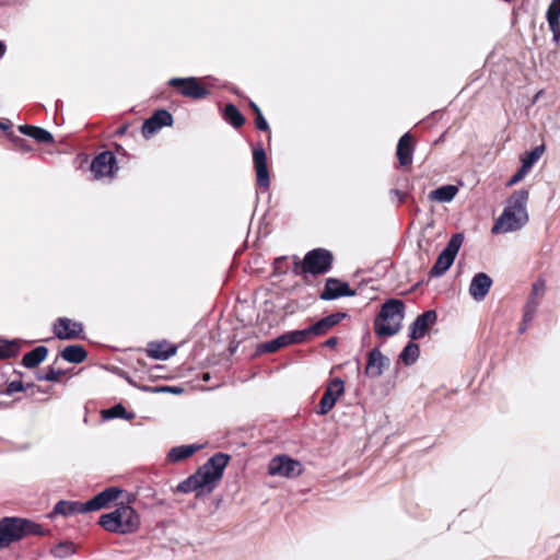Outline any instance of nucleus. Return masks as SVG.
Segmentation results:
<instances>
[{
    "label": "nucleus",
    "instance_id": "obj_1",
    "mask_svg": "<svg viewBox=\"0 0 560 560\" xmlns=\"http://www.w3.org/2000/svg\"><path fill=\"white\" fill-rule=\"evenodd\" d=\"M229 460L228 454H214L194 475L179 482L177 491L182 493L196 492L197 495L212 492L221 480Z\"/></svg>",
    "mask_w": 560,
    "mask_h": 560
},
{
    "label": "nucleus",
    "instance_id": "obj_2",
    "mask_svg": "<svg viewBox=\"0 0 560 560\" xmlns=\"http://www.w3.org/2000/svg\"><path fill=\"white\" fill-rule=\"evenodd\" d=\"M529 194L526 189L514 191L506 201V205L495 220L492 234H505L521 230L528 222L527 201Z\"/></svg>",
    "mask_w": 560,
    "mask_h": 560
},
{
    "label": "nucleus",
    "instance_id": "obj_3",
    "mask_svg": "<svg viewBox=\"0 0 560 560\" xmlns=\"http://www.w3.org/2000/svg\"><path fill=\"white\" fill-rule=\"evenodd\" d=\"M122 490L118 487H108L86 502L61 500L56 503L49 516H72L77 514H84L92 511H98L103 508L108 506L110 502L117 500Z\"/></svg>",
    "mask_w": 560,
    "mask_h": 560
},
{
    "label": "nucleus",
    "instance_id": "obj_4",
    "mask_svg": "<svg viewBox=\"0 0 560 560\" xmlns=\"http://www.w3.org/2000/svg\"><path fill=\"white\" fill-rule=\"evenodd\" d=\"M98 525L109 533L133 534L140 528L141 517L131 505L119 503L114 511L100 516Z\"/></svg>",
    "mask_w": 560,
    "mask_h": 560
},
{
    "label": "nucleus",
    "instance_id": "obj_5",
    "mask_svg": "<svg viewBox=\"0 0 560 560\" xmlns=\"http://www.w3.org/2000/svg\"><path fill=\"white\" fill-rule=\"evenodd\" d=\"M405 308V303L401 300H386L374 319L375 335L382 338L396 335L401 328Z\"/></svg>",
    "mask_w": 560,
    "mask_h": 560
},
{
    "label": "nucleus",
    "instance_id": "obj_6",
    "mask_svg": "<svg viewBox=\"0 0 560 560\" xmlns=\"http://www.w3.org/2000/svg\"><path fill=\"white\" fill-rule=\"evenodd\" d=\"M43 527L28 520L18 517H4L0 521L1 548L8 547L13 541L27 535H43Z\"/></svg>",
    "mask_w": 560,
    "mask_h": 560
},
{
    "label": "nucleus",
    "instance_id": "obj_7",
    "mask_svg": "<svg viewBox=\"0 0 560 560\" xmlns=\"http://www.w3.org/2000/svg\"><path fill=\"white\" fill-rule=\"evenodd\" d=\"M332 264V254L324 248L310 250L302 262L298 259L294 261V272L320 275L329 271Z\"/></svg>",
    "mask_w": 560,
    "mask_h": 560
},
{
    "label": "nucleus",
    "instance_id": "obj_8",
    "mask_svg": "<svg viewBox=\"0 0 560 560\" xmlns=\"http://www.w3.org/2000/svg\"><path fill=\"white\" fill-rule=\"evenodd\" d=\"M464 236L460 233L454 234L448 241L446 247L438 256L436 261L430 270L432 277H441L453 265L456 255L463 244Z\"/></svg>",
    "mask_w": 560,
    "mask_h": 560
},
{
    "label": "nucleus",
    "instance_id": "obj_9",
    "mask_svg": "<svg viewBox=\"0 0 560 560\" xmlns=\"http://www.w3.org/2000/svg\"><path fill=\"white\" fill-rule=\"evenodd\" d=\"M302 471V464L287 455H279L273 457L268 466V472L271 476L294 478L300 476Z\"/></svg>",
    "mask_w": 560,
    "mask_h": 560
},
{
    "label": "nucleus",
    "instance_id": "obj_10",
    "mask_svg": "<svg viewBox=\"0 0 560 560\" xmlns=\"http://www.w3.org/2000/svg\"><path fill=\"white\" fill-rule=\"evenodd\" d=\"M345 393V383L341 378H332L326 386L324 395L319 401L317 413L327 415L336 405L339 397Z\"/></svg>",
    "mask_w": 560,
    "mask_h": 560
},
{
    "label": "nucleus",
    "instance_id": "obj_11",
    "mask_svg": "<svg viewBox=\"0 0 560 560\" xmlns=\"http://www.w3.org/2000/svg\"><path fill=\"white\" fill-rule=\"evenodd\" d=\"M173 88H177L184 96L195 100L203 98L209 93L207 89L196 78H173L168 81Z\"/></svg>",
    "mask_w": 560,
    "mask_h": 560
},
{
    "label": "nucleus",
    "instance_id": "obj_12",
    "mask_svg": "<svg viewBox=\"0 0 560 560\" xmlns=\"http://www.w3.org/2000/svg\"><path fill=\"white\" fill-rule=\"evenodd\" d=\"M253 163L258 186L268 189L270 186V177L267 167V155L260 144L253 149Z\"/></svg>",
    "mask_w": 560,
    "mask_h": 560
},
{
    "label": "nucleus",
    "instance_id": "obj_13",
    "mask_svg": "<svg viewBox=\"0 0 560 560\" xmlns=\"http://www.w3.org/2000/svg\"><path fill=\"white\" fill-rule=\"evenodd\" d=\"M115 170H117L116 158L109 151L97 154L91 163V172L95 178L112 176Z\"/></svg>",
    "mask_w": 560,
    "mask_h": 560
},
{
    "label": "nucleus",
    "instance_id": "obj_14",
    "mask_svg": "<svg viewBox=\"0 0 560 560\" xmlns=\"http://www.w3.org/2000/svg\"><path fill=\"white\" fill-rule=\"evenodd\" d=\"M54 334L58 339L70 340L81 336L83 326L81 323L73 322L67 317H60L54 324Z\"/></svg>",
    "mask_w": 560,
    "mask_h": 560
},
{
    "label": "nucleus",
    "instance_id": "obj_15",
    "mask_svg": "<svg viewBox=\"0 0 560 560\" xmlns=\"http://www.w3.org/2000/svg\"><path fill=\"white\" fill-rule=\"evenodd\" d=\"M546 293V282L542 279L537 280L532 288L530 295L524 310V322L530 323L536 315L541 299Z\"/></svg>",
    "mask_w": 560,
    "mask_h": 560
},
{
    "label": "nucleus",
    "instance_id": "obj_16",
    "mask_svg": "<svg viewBox=\"0 0 560 560\" xmlns=\"http://www.w3.org/2000/svg\"><path fill=\"white\" fill-rule=\"evenodd\" d=\"M435 311H427L420 314L409 327V337L412 340L421 339L425 336L429 328L436 322Z\"/></svg>",
    "mask_w": 560,
    "mask_h": 560
},
{
    "label": "nucleus",
    "instance_id": "obj_17",
    "mask_svg": "<svg viewBox=\"0 0 560 560\" xmlns=\"http://www.w3.org/2000/svg\"><path fill=\"white\" fill-rule=\"evenodd\" d=\"M352 295H354V291L350 289V285L347 282L329 278L325 283L323 292L320 293V299L325 301H331L340 296Z\"/></svg>",
    "mask_w": 560,
    "mask_h": 560
},
{
    "label": "nucleus",
    "instance_id": "obj_18",
    "mask_svg": "<svg viewBox=\"0 0 560 560\" xmlns=\"http://www.w3.org/2000/svg\"><path fill=\"white\" fill-rule=\"evenodd\" d=\"M388 359L383 355L378 348H373L368 353V362L365 366V375L372 378L381 376L384 370L388 366Z\"/></svg>",
    "mask_w": 560,
    "mask_h": 560
},
{
    "label": "nucleus",
    "instance_id": "obj_19",
    "mask_svg": "<svg viewBox=\"0 0 560 560\" xmlns=\"http://www.w3.org/2000/svg\"><path fill=\"white\" fill-rule=\"evenodd\" d=\"M491 285L492 279L485 272H478L471 279L469 294L475 301L480 302L487 296Z\"/></svg>",
    "mask_w": 560,
    "mask_h": 560
},
{
    "label": "nucleus",
    "instance_id": "obj_20",
    "mask_svg": "<svg viewBox=\"0 0 560 560\" xmlns=\"http://www.w3.org/2000/svg\"><path fill=\"white\" fill-rule=\"evenodd\" d=\"M346 313H334L328 316H325L317 320L315 324L308 326V331L312 332L313 336H322L329 331L334 326L339 324L345 317Z\"/></svg>",
    "mask_w": 560,
    "mask_h": 560
},
{
    "label": "nucleus",
    "instance_id": "obj_21",
    "mask_svg": "<svg viewBox=\"0 0 560 560\" xmlns=\"http://www.w3.org/2000/svg\"><path fill=\"white\" fill-rule=\"evenodd\" d=\"M396 154L401 166H408L412 163L413 145L412 137L409 132L400 137Z\"/></svg>",
    "mask_w": 560,
    "mask_h": 560
},
{
    "label": "nucleus",
    "instance_id": "obj_22",
    "mask_svg": "<svg viewBox=\"0 0 560 560\" xmlns=\"http://www.w3.org/2000/svg\"><path fill=\"white\" fill-rule=\"evenodd\" d=\"M175 352L176 348L167 342H151L148 348L149 357L156 360H166Z\"/></svg>",
    "mask_w": 560,
    "mask_h": 560
},
{
    "label": "nucleus",
    "instance_id": "obj_23",
    "mask_svg": "<svg viewBox=\"0 0 560 560\" xmlns=\"http://www.w3.org/2000/svg\"><path fill=\"white\" fill-rule=\"evenodd\" d=\"M19 130L21 133L28 136L40 143H49L54 140L52 135L40 127L23 125L19 127Z\"/></svg>",
    "mask_w": 560,
    "mask_h": 560
},
{
    "label": "nucleus",
    "instance_id": "obj_24",
    "mask_svg": "<svg viewBox=\"0 0 560 560\" xmlns=\"http://www.w3.org/2000/svg\"><path fill=\"white\" fill-rule=\"evenodd\" d=\"M458 192V188L454 185H443L434 190H431L429 198L436 202H451Z\"/></svg>",
    "mask_w": 560,
    "mask_h": 560
},
{
    "label": "nucleus",
    "instance_id": "obj_25",
    "mask_svg": "<svg viewBox=\"0 0 560 560\" xmlns=\"http://www.w3.org/2000/svg\"><path fill=\"white\" fill-rule=\"evenodd\" d=\"M48 349L44 346H38L32 351L24 354L22 363L25 368L32 369L40 364L47 357Z\"/></svg>",
    "mask_w": 560,
    "mask_h": 560
},
{
    "label": "nucleus",
    "instance_id": "obj_26",
    "mask_svg": "<svg viewBox=\"0 0 560 560\" xmlns=\"http://www.w3.org/2000/svg\"><path fill=\"white\" fill-rule=\"evenodd\" d=\"M86 351L82 346L71 345L61 351V357L70 363H81L86 359Z\"/></svg>",
    "mask_w": 560,
    "mask_h": 560
},
{
    "label": "nucleus",
    "instance_id": "obj_27",
    "mask_svg": "<svg viewBox=\"0 0 560 560\" xmlns=\"http://www.w3.org/2000/svg\"><path fill=\"white\" fill-rule=\"evenodd\" d=\"M198 448L199 446L197 445H180L173 447L167 454V459L171 463H178L190 457Z\"/></svg>",
    "mask_w": 560,
    "mask_h": 560
},
{
    "label": "nucleus",
    "instance_id": "obj_28",
    "mask_svg": "<svg viewBox=\"0 0 560 560\" xmlns=\"http://www.w3.org/2000/svg\"><path fill=\"white\" fill-rule=\"evenodd\" d=\"M224 118L235 128H240L244 125L245 118L233 104H228L224 108Z\"/></svg>",
    "mask_w": 560,
    "mask_h": 560
},
{
    "label": "nucleus",
    "instance_id": "obj_29",
    "mask_svg": "<svg viewBox=\"0 0 560 560\" xmlns=\"http://www.w3.org/2000/svg\"><path fill=\"white\" fill-rule=\"evenodd\" d=\"M420 354V348L415 342H409L401 351L399 358L406 365L413 364Z\"/></svg>",
    "mask_w": 560,
    "mask_h": 560
},
{
    "label": "nucleus",
    "instance_id": "obj_30",
    "mask_svg": "<svg viewBox=\"0 0 560 560\" xmlns=\"http://www.w3.org/2000/svg\"><path fill=\"white\" fill-rule=\"evenodd\" d=\"M545 147L538 145L535 149H533L530 152L526 153L525 155L521 156L522 165L530 171L532 167L538 162V160L544 154Z\"/></svg>",
    "mask_w": 560,
    "mask_h": 560
},
{
    "label": "nucleus",
    "instance_id": "obj_31",
    "mask_svg": "<svg viewBox=\"0 0 560 560\" xmlns=\"http://www.w3.org/2000/svg\"><path fill=\"white\" fill-rule=\"evenodd\" d=\"M20 351V346L15 340L9 341L0 339V360L15 357Z\"/></svg>",
    "mask_w": 560,
    "mask_h": 560
},
{
    "label": "nucleus",
    "instance_id": "obj_32",
    "mask_svg": "<svg viewBox=\"0 0 560 560\" xmlns=\"http://www.w3.org/2000/svg\"><path fill=\"white\" fill-rule=\"evenodd\" d=\"M546 20L550 30L557 27L558 20H560V0H551L546 12Z\"/></svg>",
    "mask_w": 560,
    "mask_h": 560
},
{
    "label": "nucleus",
    "instance_id": "obj_33",
    "mask_svg": "<svg viewBox=\"0 0 560 560\" xmlns=\"http://www.w3.org/2000/svg\"><path fill=\"white\" fill-rule=\"evenodd\" d=\"M103 417L106 419L121 418L126 420L132 419V415L126 410V408L118 404L114 407L103 411Z\"/></svg>",
    "mask_w": 560,
    "mask_h": 560
},
{
    "label": "nucleus",
    "instance_id": "obj_34",
    "mask_svg": "<svg viewBox=\"0 0 560 560\" xmlns=\"http://www.w3.org/2000/svg\"><path fill=\"white\" fill-rule=\"evenodd\" d=\"M75 552V546L71 541H62L51 549V553L57 558H65Z\"/></svg>",
    "mask_w": 560,
    "mask_h": 560
},
{
    "label": "nucleus",
    "instance_id": "obj_35",
    "mask_svg": "<svg viewBox=\"0 0 560 560\" xmlns=\"http://www.w3.org/2000/svg\"><path fill=\"white\" fill-rule=\"evenodd\" d=\"M152 121L158 125V127L163 128L166 126H171L173 124V117L170 112L165 109L156 110L151 117Z\"/></svg>",
    "mask_w": 560,
    "mask_h": 560
},
{
    "label": "nucleus",
    "instance_id": "obj_36",
    "mask_svg": "<svg viewBox=\"0 0 560 560\" xmlns=\"http://www.w3.org/2000/svg\"><path fill=\"white\" fill-rule=\"evenodd\" d=\"M293 345L304 342L310 336H313L311 331H308V327L301 330L289 331Z\"/></svg>",
    "mask_w": 560,
    "mask_h": 560
},
{
    "label": "nucleus",
    "instance_id": "obj_37",
    "mask_svg": "<svg viewBox=\"0 0 560 560\" xmlns=\"http://www.w3.org/2000/svg\"><path fill=\"white\" fill-rule=\"evenodd\" d=\"M24 389H25V387H24L23 382L12 381L8 384L5 389H0V394L10 396V395H13L14 393H19Z\"/></svg>",
    "mask_w": 560,
    "mask_h": 560
},
{
    "label": "nucleus",
    "instance_id": "obj_38",
    "mask_svg": "<svg viewBox=\"0 0 560 560\" xmlns=\"http://www.w3.org/2000/svg\"><path fill=\"white\" fill-rule=\"evenodd\" d=\"M161 128L155 125L152 119L148 118L142 125V136L147 139L151 138Z\"/></svg>",
    "mask_w": 560,
    "mask_h": 560
},
{
    "label": "nucleus",
    "instance_id": "obj_39",
    "mask_svg": "<svg viewBox=\"0 0 560 560\" xmlns=\"http://www.w3.org/2000/svg\"><path fill=\"white\" fill-rule=\"evenodd\" d=\"M63 374L61 370H55L54 368L48 369V371L42 375L38 376V380L40 381H48V382H57L59 381L60 376Z\"/></svg>",
    "mask_w": 560,
    "mask_h": 560
},
{
    "label": "nucleus",
    "instance_id": "obj_40",
    "mask_svg": "<svg viewBox=\"0 0 560 560\" xmlns=\"http://www.w3.org/2000/svg\"><path fill=\"white\" fill-rule=\"evenodd\" d=\"M281 348H282L281 347V342H279L278 339L275 338V339H272L270 341H267V342L262 343L259 347V350L262 351V352L272 353V352L278 351Z\"/></svg>",
    "mask_w": 560,
    "mask_h": 560
},
{
    "label": "nucleus",
    "instance_id": "obj_41",
    "mask_svg": "<svg viewBox=\"0 0 560 560\" xmlns=\"http://www.w3.org/2000/svg\"><path fill=\"white\" fill-rule=\"evenodd\" d=\"M529 173L528 170H526L523 165L520 167V170L509 179L508 186H514L518 182H521L527 174Z\"/></svg>",
    "mask_w": 560,
    "mask_h": 560
},
{
    "label": "nucleus",
    "instance_id": "obj_42",
    "mask_svg": "<svg viewBox=\"0 0 560 560\" xmlns=\"http://www.w3.org/2000/svg\"><path fill=\"white\" fill-rule=\"evenodd\" d=\"M255 125H256V128L260 131L269 130L268 122L265 119V117L262 116L261 112H258V114H256Z\"/></svg>",
    "mask_w": 560,
    "mask_h": 560
},
{
    "label": "nucleus",
    "instance_id": "obj_43",
    "mask_svg": "<svg viewBox=\"0 0 560 560\" xmlns=\"http://www.w3.org/2000/svg\"><path fill=\"white\" fill-rule=\"evenodd\" d=\"M277 339L279 342H281L282 348L293 345L290 332H285L279 337H277Z\"/></svg>",
    "mask_w": 560,
    "mask_h": 560
},
{
    "label": "nucleus",
    "instance_id": "obj_44",
    "mask_svg": "<svg viewBox=\"0 0 560 560\" xmlns=\"http://www.w3.org/2000/svg\"><path fill=\"white\" fill-rule=\"evenodd\" d=\"M550 31L552 32L553 40L559 42L560 40V20H558L557 27H553Z\"/></svg>",
    "mask_w": 560,
    "mask_h": 560
},
{
    "label": "nucleus",
    "instance_id": "obj_45",
    "mask_svg": "<svg viewBox=\"0 0 560 560\" xmlns=\"http://www.w3.org/2000/svg\"><path fill=\"white\" fill-rule=\"evenodd\" d=\"M159 392H168V393H174V394H179L183 392L182 388H178V387H171V386H165V387H161L158 389Z\"/></svg>",
    "mask_w": 560,
    "mask_h": 560
},
{
    "label": "nucleus",
    "instance_id": "obj_46",
    "mask_svg": "<svg viewBox=\"0 0 560 560\" xmlns=\"http://www.w3.org/2000/svg\"><path fill=\"white\" fill-rule=\"evenodd\" d=\"M325 345L329 348H334L337 345V338L331 337V338L327 339Z\"/></svg>",
    "mask_w": 560,
    "mask_h": 560
},
{
    "label": "nucleus",
    "instance_id": "obj_47",
    "mask_svg": "<svg viewBox=\"0 0 560 560\" xmlns=\"http://www.w3.org/2000/svg\"><path fill=\"white\" fill-rule=\"evenodd\" d=\"M7 47L3 42L0 40V58L4 56Z\"/></svg>",
    "mask_w": 560,
    "mask_h": 560
},
{
    "label": "nucleus",
    "instance_id": "obj_48",
    "mask_svg": "<svg viewBox=\"0 0 560 560\" xmlns=\"http://www.w3.org/2000/svg\"><path fill=\"white\" fill-rule=\"evenodd\" d=\"M528 324H529V323H525V322L523 320L522 325H521V326H520V328H518V330H520V332H521V334H523V332H525V331H526Z\"/></svg>",
    "mask_w": 560,
    "mask_h": 560
},
{
    "label": "nucleus",
    "instance_id": "obj_49",
    "mask_svg": "<svg viewBox=\"0 0 560 560\" xmlns=\"http://www.w3.org/2000/svg\"><path fill=\"white\" fill-rule=\"evenodd\" d=\"M250 107H252V109L255 112V114H258V112H261V110L259 109V107H258L255 103H253V102L250 103Z\"/></svg>",
    "mask_w": 560,
    "mask_h": 560
},
{
    "label": "nucleus",
    "instance_id": "obj_50",
    "mask_svg": "<svg viewBox=\"0 0 560 560\" xmlns=\"http://www.w3.org/2000/svg\"><path fill=\"white\" fill-rule=\"evenodd\" d=\"M283 260V258L276 259V265L280 264Z\"/></svg>",
    "mask_w": 560,
    "mask_h": 560
}]
</instances>
